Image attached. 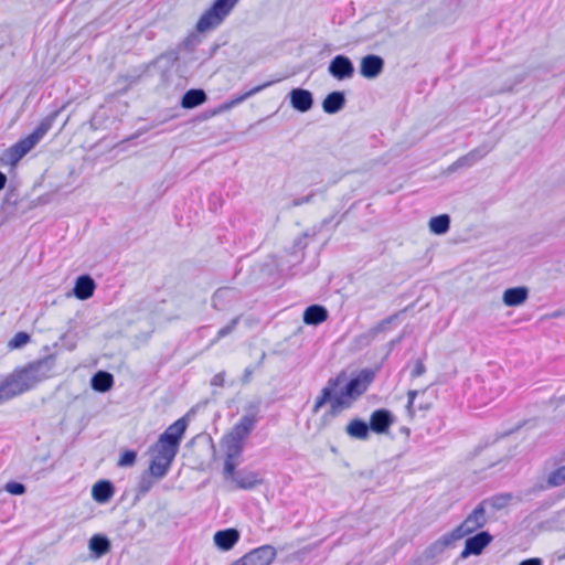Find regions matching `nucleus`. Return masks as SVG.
I'll use <instances>...</instances> for the list:
<instances>
[{
	"instance_id": "f257e3e1",
	"label": "nucleus",
	"mask_w": 565,
	"mask_h": 565,
	"mask_svg": "<svg viewBox=\"0 0 565 565\" xmlns=\"http://www.w3.org/2000/svg\"><path fill=\"white\" fill-rule=\"evenodd\" d=\"M373 379V371L367 369L362 370L348 382L344 373L329 379L327 385L316 398L313 413H318L327 403L330 404L331 415H337L343 409L350 408L353 402L366 392Z\"/></svg>"
},
{
	"instance_id": "f03ea898",
	"label": "nucleus",
	"mask_w": 565,
	"mask_h": 565,
	"mask_svg": "<svg viewBox=\"0 0 565 565\" xmlns=\"http://www.w3.org/2000/svg\"><path fill=\"white\" fill-rule=\"evenodd\" d=\"M256 423L255 415H245L222 438L221 446L225 452L223 475H233L244 450L245 439L255 428Z\"/></svg>"
},
{
	"instance_id": "7ed1b4c3",
	"label": "nucleus",
	"mask_w": 565,
	"mask_h": 565,
	"mask_svg": "<svg viewBox=\"0 0 565 565\" xmlns=\"http://www.w3.org/2000/svg\"><path fill=\"white\" fill-rule=\"evenodd\" d=\"M60 110H55L44 117L38 127L25 138L20 139L18 142L8 148L1 160L4 164L15 166L26 153H29L47 134L55 122Z\"/></svg>"
},
{
	"instance_id": "20e7f679",
	"label": "nucleus",
	"mask_w": 565,
	"mask_h": 565,
	"mask_svg": "<svg viewBox=\"0 0 565 565\" xmlns=\"http://www.w3.org/2000/svg\"><path fill=\"white\" fill-rule=\"evenodd\" d=\"M238 0H215L213 6L206 10L198 21L199 32H206L218 26L234 9Z\"/></svg>"
},
{
	"instance_id": "39448f33",
	"label": "nucleus",
	"mask_w": 565,
	"mask_h": 565,
	"mask_svg": "<svg viewBox=\"0 0 565 565\" xmlns=\"http://www.w3.org/2000/svg\"><path fill=\"white\" fill-rule=\"evenodd\" d=\"M55 367V355L50 354L43 359L33 361L23 367H19L26 380L30 388H33L42 381L53 375Z\"/></svg>"
},
{
	"instance_id": "423d86ee",
	"label": "nucleus",
	"mask_w": 565,
	"mask_h": 565,
	"mask_svg": "<svg viewBox=\"0 0 565 565\" xmlns=\"http://www.w3.org/2000/svg\"><path fill=\"white\" fill-rule=\"evenodd\" d=\"M31 390L20 369L0 381V405Z\"/></svg>"
},
{
	"instance_id": "0eeeda50",
	"label": "nucleus",
	"mask_w": 565,
	"mask_h": 565,
	"mask_svg": "<svg viewBox=\"0 0 565 565\" xmlns=\"http://www.w3.org/2000/svg\"><path fill=\"white\" fill-rule=\"evenodd\" d=\"M487 513L483 504L479 503L472 512L452 530V533L458 540L476 532L487 523Z\"/></svg>"
},
{
	"instance_id": "6e6552de",
	"label": "nucleus",
	"mask_w": 565,
	"mask_h": 565,
	"mask_svg": "<svg viewBox=\"0 0 565 565\" xmlns=\"http://www.w3.org/2000/svg\"><path fill=\"white\" fill-rule=\"evenodd\" d=\"M494 146V143L483 142L482 145L472 149L465 156L458 158L454 163L449 166L448 171L455 172L459 169L470 168L475 166L480 160H482L488 153H490L493 150Z\"/></svg>"
},
{
	"instance_id": "1a4fd4ad",
	"label": "nucleus",
	"mask_w": 565,
	"mask_h": 565,
	"mask_svg": "<svg viewBox=\"0 0 565 565\" xmlns=\"http://www.w3.org/2000/svg\"><path fill=\"white\" fill-rule=\"evenodd\" d=\"M275 557V547L263 545L236 559L235 565H270Z\"/></svg>"
},
{
	"instance_id": "9d476101",
	"label": "nucleus",
	"mask_w": 565,
	"mask_h": 565,
	"mask_svg": "<svg viewBox=\"0 0 565 565\" xmlns=\"http://www.w3.org/2000/svg\"><path fill=\"white\" fill-rule=\"evenodd\" d=\"M352 61L342 54L335 55L329 63L328 73L338 81L350 79L354 75Z\"/></svg>"
},
{
	"instance_id": "9b49d317",
	"label": "nucleus",
	"mask_w": 565,
	"mask_h": 565,
	"mask_svg": "<svg viewBox=\"0 0 565 565\" xmlns=\"http://www.w3.org/2000/svg\"><path fill=\"white\" fill-rule=\"evenodd\" d=\"M241 299V294L232 287L218 288L212 296V307L218 311L230 310Z\"/></svg>"
},
{
	"instance_id": "f8f14e48",
	"label": "nucleus",
	"mask_w": 565,
	"mask_h": 565,
	"mask_svg": "<svg viewBox=\"0 0 565 565\" xmlns=\"http://www.w3.org/2000/svg\"><path fill=\"white\" fill-rule=\"evenodd\" d=\"M188 427V418L185 416L179 418L171 424L160 436V441L172 446L179 450L180 443Z\"/></svg>"
},
{
	"instance_id": "ddd939ff",
	"label": "nucleus",
	"mask_w": 565,
	"mask_h": 565,
	"mask_svg": "<svg viewBox=\"0 0 565 565\" xmlns=\"http://www.w3.org/2000/svg\"><path fill=\"white\" fill-rule=\"evenodd\" d=\"M226 479H232L238 489L250 490L262 484L263 479L256 471L239 470L233 472V475H224Z\"/></svg>"
},
{
	"instance_id": "4468645a",
	"label": "nucleus",
	"mask_w": 565,
	"mask_h": 565,
	"mask_svg": "<svg viewBox=\"0 0 565 565\" xmlns=\"http://www.w3.org/2000/svg\"><path fill=\"white\" fill-rule=\"evenodd\" d=\"M492 541V536L488 532H479L476 535L468 537L465 543V548L461 552V557L466 558L469 555H479L486 546Z\"/></svg>"
},
{
	"instance_id": "2eb2a0df",
	"label": "nucleus",
	"mask_w": 565,
	"mask_h": 565,
	"mask_svg": "<svg viewBox=\"0 0 565 565\" xmlns=\"http://www.w3.org/2000/svg\"><path fill=\"white\" fill-rule=\"evenodd\" d=\"M394 423V417L388 409L380 408L370 416V429L376 434H385Z\"/></svg>"
},
{
	"instance_id": "dca6fc26",
	"label": "nucleus",
	"mask_w": 565,
	"mask_h": 565,
	"mask_svg": "<svg viewBox=\"0 0 565 565\" xmlns=\"http://www.w3.org/2000/svg\"><path fill=\"white\" fill-rule=\"evenodd\" d=\"M384 68V60L375 54H369L361 60L360 74L365 78H376Z\"/></svg>"
},
{
	"instance_id": "f3484780",
	"label": "nucleus",
	"mask_w": 565,
	"mask_h": 565,
	"mask_svg": "<svg viewBox=\"0 0 565 565\" xmlns=\"http://www.w3.org/2000/svg\"><path fill=\"white\" fill-rule=\"evenodd\" d=\"M289 100L294 109L306 113L312 108L313 96L312 93L303 88H294L289 93Z\"/></svg>"
},
{
	"instance_id": "a211bd4d",
	"label": "nucleus",
	"mask_w": 565,
	"mask_h": 565,
	"mask_svg": "<svg viewBox=\"0 0 565 565\" xmlns=\"http://www.w3.org/2000/svg\"><path fill=\"white\" fill-rule=\"evenodd\" d=\"M458 541L455 534L451 532L441 535L438 540L433 542L425 551L424 557L427 559H434L440 556L448 546L454 542Z\"/></svg>"
},
{
	"instance_id": "6ab92c4d",
	"label": "nucleus",
	"mask_w": 565,
	"mask_h": 565,
	"mask_svg": "<svg viewBox=\"0 0 565 565\" xmlns=\"http://www.w3.org/2000/svg\"><path fill=\"white\" fill-rule=\"evenodd\" d=\"M239 540V532L236 529L217 531L214 534L215 545L223 551H230Z\"/></svg>"
},
{
	"instance_id": "aec40b11",
	"label": "nucleus",
	"mask_w": 565,
	"mask_h": 565,
	"mask_svg": "<svg viewBox=\"0 0 565 565\" xmlns=\"http://www.w3.org/2000/svg\"><path fill=\"white\" fill-rule=\"evenodd\" d=\"M95 288L94 279L88 275H82L76 279L73 292L77 299L86 300L93 296Z\"/></svg>"
},
{
	"instance_id": "412c9836",
	"label": "nucleus",
	"mask_w": 565,
	"mask_h": 565,
	"mask_svg": "<svg viewBox=\"0 0 565 565\" xmlns=\"http://www.w3.org/2000/svg\"><path fill=\"white\" fill-rule=\"evenodd\" d=\"M529 289L524 286L508 288L504 290L502 300L508 307H516L526 301Z\"/></svg>"
},
{
	"instance_id": "4be33fe9",
	"label": "nucleus",
	"mask_w": 565,
	"mask_h": 565,
	"mask_svg": "<svg viewBox=\"0 0 565 565\" xmlns=\"http://www.w3.org/2000/svg\"><path fill=\"white\" fill-rule=\"evenodd\" d=\"M345 96L343 92H332L326 96L322 102V109L327 114H337L345 106Z\"/></svg>"
},
{
	"instance_id": "5701e85b",
	"label": "nucleus",
	"mask_w": 565,
	"mask_h": 565,
	"mask_svg": "<svg viewBox=\"0 0 565 565\" xmlns=\"http://www.w3.org/2000/svg\"><path fill=\"white\" fill-rule=\"evenodd\" d=\"M110 541L103 534H95L89 539L88 548L94 558H100L110 551Z\"/></svg>"
},
{
	"instance_id": "b1692460",
	"label": "nucleus",
	"mask_w": 565,
	"mask_h": 565,
	"mask_svg": "<svg viewBox=\"0 0 565 565\" xmlns=\"http://www.w3.org/2000/svg\"><path fill=\"white\" fill-rule=\"evenodd\" d=\"M370 426L364 420L354 418L345 427V433L354 439L365 440L370 435Z\"/></svg>"
},
{
	"instance_id": "393cba45",
	"label": "nucleus",
	"mask_w": 565,
	"mask_h": 565,
	"mask_svg": "<svg viewBox=\"0 0 565 565\" xmlns=\"http://www.w3.org/2000/svg\"><path fill=\"white\" fill-rule=\"evenodd\" d=\"M206 98L207 96L203 89L192 88L182 96L181 106L185 109H192L205 103Z\"/></svg>"
},
{
	"instance_id": "a878e982",
	"label": "nucleus",
	"mask_w": 565,
	"mask_h": 565,
	"mask_svg": "<svg viewBox=\"0 0 565 565\" xmlns=\"http://www.w3.org/2000/svg\"><path fill=\"white\" fill-rule=\"evenodd\" d=\"M328 311L324 307L319 305L309 306L303 312V321L307 324L317 326L326 321Z\"/></svg>"
},
{
	"instance_id": "bb28decb",
	"label": "nucleus",
	"mask_w": 565,
	"mask_h": 565,
	"mask_svg": "<svg viewBox=\"0 0 565 565\" xmlns=\"http://www.w3.org/2000/svg\"><path fill=\"white\" fill-rule=\"evenodd\" d=\"M276 81H269V82H266L264 84H260L258 86H255L253 87L252 89L247 90L246 93L244 94H241L238 96H235L234 98H232L231 100L224 103L222 106H221V109L222 110H228L231 108H233L234 106H237L238 104L245 102L247 98L256 95L257 93L264 90L265 88L269 87L270 85H273Z\"/></svg>"
},
{
	"instance_id": "cd10ccee",
	"label": "nucleus",
	"mask_w": 565,
	"mask_h": 565,
	"mask_svg": "<svg viewBox=\"0 0 565 565\" xmlns=\"http://www.w3.org/2000/svg\"><path fill=\"white\" fill-rule=\"evenodd\" d=\"M90 385L96 392H108L114 385V376L106 371H98L93 375Z\"/></svg>"
},
{
	"instance_id": "c85d7f7f",
	"label": "nucleus",
	"mask_w": 565,
	"mask_h": 565,
	"mask_svg": "<svg viewBox=\"0 0 565 565\" xmlns=\"http://www.w3.org/2000/svg\"><path fill=\"white\" fill-rule=\"evenodd\" d=\"M92 494L96 502L105 503L113 497L114 487L109 481H98L94 484Z\"/></svg>"
},
{
	"instance_id": "c756f323",
	"label": "nucleus",
	"mask_w": 565,
	"mask_h": 565,
	"mask_svg": "<svg viewBox=\"0 0 565 565\" xmlns=\"http://www.w3.org/2000/svg\"><path fill=\"white\" fill-rule=\"evenodd\" d=\"M152 450H153V456L160 457V459H163L164 462H168L170 465H172V462L179 451L177 448H173L172 446L167 445L160 440H158L153 445Z\"/></svg>"
},
{
	"instance_id": "7c9ffc66",
	"label": "nucleus",
	"mask_w": 565,
	"mask_h": 565,
	"mask_svg": "<svg viewBox=\"0 0 565 565\" xmlns=\"http://www.w3.org/2000/svg\"><path fill=\"white\" fill-rule=\"evenodd\" d=\"M171 465L164 462L163 459H160L158 456H153L150 465H149V475H151L154 479H162L167 476Z\"/></svg>"
},
{
	"instance_id": "2f4dec72",
	"label": "nucleus",
	"mask_w": 565,
	"mask_h": 565,
	"mask_svg": "<svg viewBox=\"0 0 565 565\" xmlns=\"http://www.w3.org/2000/svg\"><path fill=\"white\" fill-rule=\"evenodd\" d=\"M450 217L447 214L434 216L429 221V230L436 235H443L448 232Z\"/></svg>"
},
{
	"instance_id": "473e14b6",
	"label": "nucleus",
	"mask_w": 565,
	"mask_h": 565,
	"mask_svg": "<svg viewBox=\"0 0 565 565\" xmlns=\"http://www.w3.org/2000/svg\"><path fill=\"white\" fill-rule=\"evenodd\" d=\"M512 495L510 493L495 494L491 498L482 500L480 503L483 504L484 509L491 507L494 510H501L505 508L511 501Z\"/></svg>"
},
{
	"instance_id": "72a5a7b5",
	"label": "nucleus",
	"mask_w": 565,
	"mask_h": 565,
	"mask_svg": "<svg viewBox=\"0 0 565 565\" xmlns=\"http://www.w3.org/2000/svg\"><path fill=\"white\" fill-rule=\"evenodd\" d=\"M510 73H512V79L504 83L501 87L495 89L494 93L510 92L512 90L513 86L522 83L526 77V73L518 68L510 70Z\"/></svg>"
},
{
	"instance_id": "f704fd0d",
	"label": "nucleus",
	"mask_w": 565,
	"mask_h": 565,
	"mask_svg": "<svg viewBox=\"0 0 565 565\" xmlns=\"http://www.w3.org/2000/svg\"><path fill=\"white\" fill-rule=\"evenodd\" d=\"M241 316L233 318L226 326L222 327L214 339L211 340L209 347L216 344L221 339L230 335L239 323Z\"/></svg>"
},
{
	"instance_id": "c9c22d12",
	"label": "nucleus",
	"mask_w": 565,
	"mask_h": 565,
	"mask_svg": "<svg viewBox=\"0 0 565 565\" xmlns=\"http://www.w3.org/2000/svg\"><path fill=\"white\" fill-rule=\"evenodd\" d=\"M406 309H403L394 315H391L390 317L383 319L382 321H380L376 326L372 327L371 330L372 332L377 335L379 333L381 332H385L388 330L390 328V324H392L394 321H396L398 319V317L405 312Z\"/></svg>"
},
{
	"instance_id": "e433bc0d",
	"label": "nucleus",
	"mask_w": 565,
	"mask_h": 565,
	"mask_svg": "<svg viewBox=\"0 0 565 565\" xmlns=\"http://www.w3.org/2000/svg\"><path fill=\"white\" fill-rule=\"evenodd\" d=\"M565 483V465L558 469L552 471L547 478V484L550 487H559Z\"/></svg>"
},
{
	"instance_id": "4c0bfd02",
	"label": "nucleus",
	"mask_w": 565,
	"mask_h": 565,
	"mask_svg": "<svg viewBox=\"0 0 565 565\" xmlns=\"http://www.w3.org/2000/svg\"><path fill=\"white\" fill-rule=\"evenodd\" d=\"M31 340L30 335L26 332H18L14 337L9 341V347L11 349H19L29 343Z\"/></svg>"
},
{
	"instance_id": "58836bf2",
	"label": "nucleus",
	"mask_w": 565,
	"mask_h": 565,
	"mask_svg": "<svg viewBox=\"0 0 565 565\" xmlns=\"http://www.w3.org/2000/svg\"><path fill=\"white\" fill-rule=\"evenodd\" d=\"M152 476L149 475V471L147 473H143L140 478V481L138 483V493L139 494H146L150 491V489L153 487V480Z\"/></svg>"
},
{
	"instance_id": "ea45409f",
	"label": "nucleus",
	"mask_w": 565,
	"mask_h": 565,
	"mask_svg": "<svg viewBox=\"0 0 565 565\" xmlns=\"http://www.w3.org/2000/svg\"><path fill=\"white\" fill-rule=\"evenodd\" d=\"M137 454L134 450H126L121 454L117 465L118 467H131L135 465Z\"/></svg>"
},
{
	"instance_id": "a19ab883",
	"label": "nucleus",
	"mask_w": 565,
	"mask_h": 565,
	"mask_svg": "<svg viewBox=\"0 0 565 565\" xmlns=\"http://www.w3.org/2000/svg\"><path fill=\"white\" fill-rule=\"evenodd\" d=\"M310 237L311 236L308 233H303L301 236H299L294 243L292 254L297 255L298 253H302L307 247Z\"/></svg>"
},
{
	"instance_id": "79ce46f5",
	"label": "nucleus",
	"mask_w": 565,
	"mask_h": 565,
	"mask_svg": "<svg viewBox=\"0 0 565 565\" xmlns=\"http://www.w3.org/2000/svg\"><path fill=\"white\" fill-rule=\"evenodd\" d=\"M4 490L7 492H9L10 494L21 495V494L25 493L26 489H25V486L20 482L10 481V482L6 483Z\"/></svg>"
},
{
	"instance_id": "37998d69",
	"label": "nucleus",
	"mask_w": 565,
	"mask_h": 565,
	"mask_svg": "<svg viewBox=\"0 0 565 565\" xmlns=\"http://www.w3.org/2000/svg\"><path fill=\"white\" fill-rule=\"evenodd\" d=\"M375 338L376 335L369 329L366 332L355 337L354 342L360 347L369 345Z\"/></svg>"
},
{
	"instance_id": "c03bdc74",
	"label": "nucleus",
	"mask_w": 565,
	"mask_h": 565,
	"mask_svg": "<svg viewBox=\"0 0 565 565\" xmlns=\"http://www.w3.org/2000/svg\"><path fill=\"white\" fill-rule=\"evenodd\" d=\"M418 394V391H409L407 393V396H408V402H407V405H406V412H407V415L413 418L415 416V407H414V402H415V398Z\"/></svg>"
},
{
	"instance_id": "a18cd8bd",
	"label": "nucleus",
	"mask_w": 565,
	"mask_h": 565,
	"mask_svg": "<svg viewBox=\"0 0 565 565\" xmlns=\"http://www.w3.org/2000/svg\"><path fill=\"white\" fill-rule=\"evenodd\" d=\"M426 372L425 364L422 360H417L415 362V366L411 373L412 377H418L422 376Z\"/></svg>"
},
{
	"instance_id": "49530a36",
	"label": "nucleus",
	"mask_w": 565,
	"mask_h": 565,
	"mask_svg": "<svg viewBox=\"0 0 565 565\" xmlns=\"http://www.w3.org/2000/svg\"><path fill=\"white\" fill-rule=\"evenodd\" d=\"M315 194L313 193H309L308 195H305V196H301V198H298V199H295L291 203L292 206H300L302 204H307V203H310L313 199Z\"/></svg>"
},
{
	"instance_id": "de8ad7c7",
	"label": "nucleus",
	"mask_w": 565,
	"mask_h": 565,
	"mask_svg": "<svg viewBox=\"0 0 565 565\" xmlns=\"http://www.w3.org/2000/svg\"><path fill=\"white\" fill-rule=\"evenodd\" d=\"M519 565H543V562L541 558L533 557L522 561Z\"/></svg>"
},
{
	"instance_id": "09e8293b",
	"label": "nucleus",
	"mask_w": 565,
	"mask_h": 565,
	"mask_svg": "<svg viewBox=\"0 0 565 565\" xmlns=\"http://www.w3.org/2000/svg\"><path fill=\"white\" fill-rule=\"evenodd\" d=\"M223 382H224V373H217L212 379V385L221 386V385H223Z\"/></svg>"
},
{
	"instance_id": "8fccbe9b",
	"label": "nucleus",
	"mask_w": 565,
	"mask_h": 565,
	"mask_svg": "<svg viewBox=\"0 0 565 565\" xmlns=\"http://www.w3.org/2000/svg\"><path fill=\"white\" fill-rule=\"evenodd\" d=\"M6 182H7L6 174L0 171V190L4 188Z\"/></svg>"
},
{
	"instance_id": "3c124183",
	"label": "nucleus",
	"mask_w": 565,
	"mask_h": 565,
	"mask_svg": "<svg viewBox=\"0 0 565 565\" xmlns=\"http://www.w3.org/2000/svg\"><path fill=\"white\" fill-rule=\"evenodd\" d=\"M250 374H252V371H250L249 369H246V370H245V376H244V377H245V381H247V380H248V377L250 376Z\"/></svg>"
},
{
	"instance_id": "603ef678",
	"label": "nucleus",
	"mask_w": 565,
	"mask_h": 565,
	"mask_svg": "<svg viewBox=\"0 0 565 565\" xmlns=\"http://www.w3.org/2000/svg\"><path fill=\"white\" fill-rule=\"evenodd\" d=\"M401 339H402V337H398L397 339L392 340L391 343H390L391 347H394L396 343H398L401 341Z\"/></svg>"
},
{
	"instance_id": "864d4df0",
	"label": "nucleus",
	"mask_w": 565,
	"mask_h": 565,
	"mask_svg": "<svg viewBox=\"0 0 565 565\" xmlns=\"http://www.w3.org/2000/svg\"><path fill=\"white\" fill-rule=\"evenodd\" d=\"M419 409H427V406L424 407V404H420Z\"/></svg>"
},
{
	"instance_id": "5fc2aeb1",
	"label": "nucleus",
	"mask_w": 565,
	"mask_h": 565,
	"mask_svg": "<svg viewBox=\"0 0 565 565\" xmlns=\"http://www.w3.org/2000/svg\"><path fill=\"white\" fill-rule=\"evenodd\" d=\"M419 409H427V406L424 407V404H420Z\"/></svg>"
},
{
	"instance_id": "6e6d98bb",
	"label": "nucleus",
	"mask_w": 565,
	"mask_h": 565,
	"mask_svg": "<svg viewBox=\"0 0 565 565\" xmlns=\"http://www.w3.org/2000/svg\"><path fill=\"white\" fill-rule=\"evenodd\" d=\"M231 565H235V562H233Z\"/></svg>"
}]
</instances>
